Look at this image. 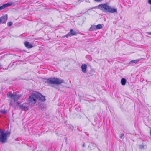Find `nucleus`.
Segmentation results:
<instances>
[{"instance_id":"1","label":"nucleus","mask_w":151,"mask_h":151,"mask_svg":"<svg viewBox=\"0 0 151 151\" xmlns=\"http://www.w3.org/2000/svg\"><path fill=\"white\" fill-rule=\"evenodd\" d=\"M37 99L42 101H44L45 100V96L37 92L32 93L29 96L28 100L29 103L34 104L36 103Z\"/></svg>"},{"instance_id":"2","label":"nucleus","mask_w":151,"mask_h":151,"mask_svg":"<svg viewBox=\"0 0 151 151\" xmlns=\"http://www.w3.org/2000/svg\"><path fill=\"white\" fill-rule=\"evenodd\" d=\"M47 83L50 84H60L63 83V81L58 78H51L47 80Z\"/></svg>"},{"instance_id":"3","label":"nucleus","mask_w":151,"mask_h":151,"mask_svg":"<svg viewBox=\"0 0 151 151\" xmlns=\"http://www.w3.org/2000/svg\"><path fill=\"white\" fill-rule=\"evenodd\" d=\"M10 135L9 132L4 133L2 132L0 135V142L3 143H4L6 141L7 138L10 136Z\"/></svg>"},{"instance_id":"4","label":"nucleus","mask_w":151,"mask_h":151,"mask_svg":"<svg viewBox=\"0 0 151 151\" xmlns=\"http://www.w3.org/2000/svg\"><path fill=\"white\" fill-rule=\"evenodd\" d=\"M7 96L8 97L13 99L14 101H17L18 100L21 96L20 95L17 94L16 93H14L12 94L11 93H9L7 94Z\"/></svg>"},{"instance_id":"5","label":"nucleus","mask_w":151,"mask_h":151,"mask_svg":"<svg viewBox=\"0 0 151 151\" xmlns=\"http://www.w3.org/2000/svg\"><path fill=\"white\" fill-rule=\"evenodd\" d=\"M109 6L105 4H101L98 6V8L103 12H107Z\"/></svg>"},{"instance_id":"6","label":"nucleus","mask_w":151,"mask_h":151,"mask_svg":"<svg viewBox=\"0 0 151 151\" xmlns=\"http://www.w3.org/2000/svg\"><path fill=\"white\" fill-rule=\"evenodd\" d=\"M8 17L7 15H5L0 18V23L2 22L3 23H5Z\"/></svg>"},{"instance_id":"7","label":"nucleus","mask_w":151,"mask_h":151,"mask_svg":"<svg viewBox=\"0 0 151 151\" xmlns=\"http://www.w3.org/2000/svg\"><path fill=\"white\" fill-rule=\"evenodd\" d=\"M18 105L19 107L22 109H23L25 111H27L28 110V108L25 105L21 104L20 103H18Z\"/></svg>"},{"instance_id":"8","label":"nucleus","mask_w":151,"mask_h":151,"mask_svg":"<svg viewBox=\"0 0 151 151\" xmlns=\"http://www.w3.org/2000/svg\"><path fill=\"white\" fill-rule=\"evenodd\" d=\"M107 12H109L111 13H114L115 12H117V10L116 9L111 7L110 6H109V8L108 9V10Z\"/></svg>"},{"instance_id":"9","label":"nucleus","mask_w":151,"mask_h":151,"mask_svg":"<svg viewBox=\"0 0 151 151\" xmlns=\"http://www.w3.org/2000/svg\"><path fill=\"white\" fill-rule=\"evenodd\" d=\"M76 35V32L75 31L71 29L70 30V33L66 35V37H67L68 36L70 35Z\"/></svg>"},{"instance_id":"10","label":"nucleus","mask_w":151,"mask_h":151,"mask_svg":"<svg viewBox=\"0 0 151 151\" xmlns=\"http://www.w3.org/2000/svg\"><path fill=\"white\" fill-rule=\"evenodd\" d=\"M81 68L82 69V71L85 73L86 72L87 66L86 64H83L81 65Z\"/></svg>"},{"instance_id":"11","label":"nucleus","mask_w":151,"mask_h":151,"mask_svg":"<svg viewBox=\"0 0 151 151\" xmlns=\"http://www.w3.org/2000/svg\"><path fill=\"white\" fill-rule=\"evenodd\" d=\"M25 46L28 48H31L33 46L28 42H26L24 43Z\"/></svg>"},{"instance_id":"12","label":"nucleus","mask_w":151,"mask_h":151,"mask_svg":"<svg viewBox=\"0 0 151 151\" xmlns=\"http://www.w3.org/2000/svg\"><path fill=\"white\" fill-rule=\"evenodd\" d=\"M12 4H9V3H7L4 4L1 6H0V11L4 9L5 7H7L11 5Z\"/></svg>"},{"instance_id":"13","label":"nucleus","mask_w":151,"mask_h":151,"mask_svg":"<svg viewBox=\"0 0 151 151\" xmlns=\"http://www.w3.org/2000/svg\"><path fill=\"white\" fill-rule=\"evenodd\" d=\"M93 27H94L95 28H96L97 29H99L102 28V25L101 24H99L97 25L93 26Z\"/></svg>"},{"instance_id":"14","label":"nucleus","mask_w":151,"mask_h":151,"mask_svg":"<svg viewBox=\"0 0 151 151\" xmlns=\"http://www.w3.org/2000/svg\"><path fill=\"white\" fill-rule=\"evenodd\" d=\"M126 83V80L125 78H122L121 81V84L123 85H125Z\"/></svg>"},{"instance_id":"15","label":"nucleus","mask_w":151,"mask_h":151,"mask_svg":"<svg viewBox=\"0 0 151 151\" xmlns=\"http://www.w3.org/2000/svg\"><path fill=\"white\" fill-rule=\"evenodd\" d=\"M139 60H139V59H137V60H132V61H131L130 62H129V64H131L132 63H136Z\"/></svg>"},{"instance_id":"16","label":"nucleus","mask_w":151,"mask_h":151,"mask_svg":"<svg viewBox=\"0 0 151 151\" xmlns=\"http://www.w3.org/2000/svg\"><path fill=\"white\" fill-rule=\"evenodd\" d=\"M1 112L2 114H4L6 113V111L4 110H1L0 111Z\"/></svg>"},{"instance_id":"17","label":"nucleus","mask_w":151,"mask_h":151,"mask_svg":"<svg viewBox=\"0 0 151 151\" xmlns=\"http://www.w3.org/2000/svg\"><path fill=\"white\" fill-rule=\"evenodd\" d=\"M139 147L141 149L144 148V146L142 144L139 146Z\"/></svg>"},{"instance_id":"18","label":"nucleus","mask_w":151,"mask_h":151,"mask_svg":"<svg viewBox=\"0 0 151 151\" xmlns=\"http://www.w3.org/2000/svg\"><path fill=\"white\" fill-rule=\"evenodd\" d=\"M12 25V23L11 22H9L8 23V25L9 26H10Z\"/></svg>"},{"instance_id":"19","label":"nucleus","mask_w":151,"mask_h":151,"mask_svg":"<svg viewBox=\"0 0 151 151\" xmlns=\"http://www.w3.org/2000/svg\"><path fill=\"white\" fill-rule=\"evenodd\" d=\"M102 0H94L96 2H99L101 1Z\"/></svg>"},{"instance_id":"20","label":"nucleus","mask_w":151,"mask_h":151,"mask_svg":"<svg viewBox=\"0 0 151 151\" xmlns=\"http://www.w3.org/2000/svg\"><path fill=\"white\" fill-rule=\"evenodd\" d=\"M148 3H149V4H151V0H149Z\"/></svg>"},{"instance_id":"21","label":"nucleus","mask_w":151,"mask_h":151,"mask_svg":"<svg viewBox=\"0 0 151 151\" xmlns=\"http://www.w3.org/2000/svg\"><path fill=\"white\" fill-rule=\"evenodd\" d=\"M147 33L149 34V35H151V32H147Z\"/></svg>"},{"instance_id":"22","label":"nucleus","mask_w":151,"mask_h":151,"mask_svg":"<svg viewBox=\"0 0 151 151\" xmlns=\"http://www.w3.org/2000/svg\"><path fill=\"white\" fill-rule=\"evenodd\" d=\"M93 26H91V28H90V29H91V28H92V27H93V28H95V27H93Z\"/></svg>"},{"instance_id":"23","label":"nucleus","mask_w":151,"mask_h":151,"mask_svg":"<svg viewBox=\"0 0 151 151\" xmlns=\"http://www.w3.org/2000/svg\"><path fill=\"white\" fill-rule=\"evenodd\" d=\"M2 132H1V130H0V133H1Z\"/></svg>"},{"instance_id":"24","label":"nucleus","mask_w":151,"mask_h":151,"mask_svg":"<svg viewBox=\"0 0 151 151\" xmlns=\"http://www.w3.org/2000/svg\"><path fill=\"white\" fill-rule=\"evenodd\" d=\"M10 104H12V102H11L10 103Z\"/></svg>"}]
</instances>
